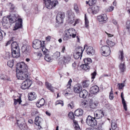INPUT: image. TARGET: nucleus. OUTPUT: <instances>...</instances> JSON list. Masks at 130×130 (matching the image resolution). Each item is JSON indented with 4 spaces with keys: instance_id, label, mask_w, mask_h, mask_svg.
Returning <instances> with one entry per match:
<instances>
[{
    "instance_id": "1",
    "label": "nucleus",
    "mask_w": 130,
    "mask_h": 130,
    "mask_svg": "<svg viewBox=\"0 0 130 130\" xmlns=\"http://www.w3.org/2000/svg\"><path fill=\"white\" fill-rule=\"evenodd\" d=\"M17 76L18 79L24 80L28 77L29 74L28 72L27 65L23 62L18 63L16 66Z\"/></svg>"
},
{
    "instance_id": "2",
    "label": "nucleus",
    "mask_w": 130,
    "mask_h": 130,
    "mask_svg": "<svg viewBox=\"0 0 130 130\" xmlns=\"http://www.w3.org/2000/svg\"><path fill=\"white\" fill-rule=\"evenodd\" d=\"M76 30L73 28H70L65 31V34L63 38L64 41H66L71 38H75L76 37L78 41L79 42V38L76 36Z\"/></svg>"
},
{
    "instance_id": "3",
    "label": "nucleus",
    "mask_w": 130,
    "mask_h": 130,
    "mask_svg": "<svg viewBox=\"0 0 130 130\" xmlns=\"http://www.w3.org/2000/svg\"><path fill=\"white\" fill-rule=\"evenodd\" d=\"M86 123L89 126L93 127L96 125L97 121L95 117L88 116L86 120Z\"/></svg>"
},
{
    "instance_id": "4",
    "label": "nucleus",
    "mask_w": 130,
    "mask_h": 130,
    "mask_svg": "<svg viewBox=\"0 0 130 130\" xmlns=\"http://www.w3.org/2000/svg\"><path fill=\"white\" fill-rule=\"evenodd\" d=\"M120 54L119 57V59H120L121 60V62L119 65V69L120 71L121 72H123L126 69V66L125 65V62H122L123 61L124 56L123 53L122 51H119Z\"/></svg>"
},
{
    "instance_id": "5",
    "label": "nucleus",
    "mask_w": 130,
    "mask_h": 130,
    "mask_svg": "<svg viewBox=\"0 0 130 130\" xmlns=\"http://www.w3.org/2000/svg\"><path fill=\"white\" fill-rule=\"evenodd\" d=\"M100 52L102 55L107 56L110 55L111 51L110 48L106 45L101 47L100 49Z\"/></svg>"
},
{
    "instance_id": "6",
    "label": "nucleus",
    "mask_w": 130,
    "mask_h": 130,
    "mask_svg": "<svg viewBox=\"0 0 130 130\" xmlns=\"http://www.w3.org/2000/svg\"><path fill=\"white\" fill-rule=\"evenodd\" d=\"M65 17V15L64 12H59L57 14L56 17V22L58 24L62 23L63 21V19Z\"/></svg>"
},
{
    "instance_id": "7",
    "label": "nucleus",
    "mask_w": 130,
    "mask_h": 130,
    "mask_svg": "<svg viewBox=\"0 0 130 130\" xmlns=\"http://www.w3.org/2000/svg\"><path fill=\"white\" fill-rule=\"evenodd\" d=\"M32 46L35 49H38L41 48L42 50L43 48L44 47V45L42 44L41 41L37 39L33 41Z\"/></svg>"
},
{
    "instance_id": "8",
    "label": "nucleus",
    "mask_w": 130,
    "mask_h": 130,
    "mask_svg": "<svg viewBox=\"0 0 130 130\" xmlns=\"http://www.w3.org/2000/svg\"><path fill=\"white\" fill-rule=\"evenodd\" d=\"M27 78L26 79H26V80L24 81L21 85V87L23 89H25L28 88L30 87L32 84L31 80L27 79Z\"/></svg>"
},
{
    "instance_id": "9",
    "label": "nucleus",
    "mask_w": 130,
    "mask_h": 130,
    "mask_svg": "<svg viewBox=\"0 0 130 130\" xmlns=\"http://www.w3.org/2000/svg\"><path fill=\"white\" fill-rule=\"evenodd\" d=\"M84 49L85 50L88 55L92 56L94 54L95 50L92 46L85 44L84 46Z\"/></svg>"
},
{
    "instance_id": "10",
    "label": "nucleus",
    "mask_w": 130,
    "mask_h": 130,
    "mask_svg": "<svg viewBox=\"0 0 130 130\" xmlns=\"http://www.w3.org/2000/svg\"><path fill=\"white\" fill-rule=\"evenodd\" d=\"M42 51L45 55L44 57L45 59L48 62H52V60L48 54V50L45 48L44 47L42 49Z\"/></svg>"
},
{
    "instance_id": "11",
    "label": "nucleus",
    "mask_w": 130,
    "mask_h": 130,
    "mask_svg": "<svg viewBox=\"0 0 130 130\" xmlns=\"http://www.w3.org/2000/svg\"><path fill=\"white\" fill-rule=\"evenodd\" d=\"M10 23H13L17 21L20 18V17L17 14H11L9 15Z\"/></svg>"
},
{
    "instance_id": "12",
    "label": "nucleus",
    "mask_w": 130,
    "mask_h": 130,
    "mask_svg": "<svg viewBox=\"0 0 130 130\" xmlns=\"http://www.w3.org/2000/svg\"><path fill=\"white\" fill-rule=\"evenodd\" d=\"M58 3L57 0L51 1L45 6L48 9H50L54 7Z\"/></svg>"
},
{
    "instance_id": "13",
    "label": "nucleus",
    "mask_w": 130,
    "mask_h": 130,
    "mask_svg": "<svg viewBox=\"0 0 130 130\" xmlns=\"http://www.w3.org/2000/svg\"><path fill=\"white\" fill-rule=\"evenodd\" d=\"M30 46L27 45L23 46L22 47V51L23 54L25 56L28 55L29 53Z\"/></svg>"
},
{
    "instance_id": "14",
    "label": "nucleus",
    "mask_w": 130,
    "mask_h": 130,
    "mask_svg": "<svg viewBox=\"0 0 130 130\" xmlns=\"http://www.w3.org/2000/svg\"><path fill=\"white\" fill-rule=\"evenodd\" d=\"M99 87L97 85H94L91 87L90 88V91L91 93L95 94L99 91Z\"/></svg>"
},
{
    "instance_id": "15",
    "label": "nucleus",
    "mask_w": 130,
    "mask_h": 130,
    "mask_svg": "<svg viewBox=\"0 0 130 130\" xmlns=\"http://www.w3.org/2000/svg\"><path fill=\"white\" fill-rule=\"evenodd\" d=\"M15 22H16L14 27V30H16L19 28H21L22 26V21L21 19L20 18L19 20Z\"/></svg>"
},
{
    "instance_id": "16",
    "label": "nucleus",
    "mask_w": 130,
    "mask_h": 130,
    "mask_svg": "<svg viewBox=\"0 0 130 130\" xmlns=\"http://www.w3.org/2000/svg\"><path fill=\"white\" fill-rule=\"evenodd\" d=\"M42 120V119L39 116L36 117L35 119V123L36 125H38V128L39 129L42 128L41 125Z\"/></svg>"
},
{
    "instance_id": "17",
    "label": "nucleus",
    "mask_w": 130,
    "mask_h": 130,
    "mask_svg": "<svg viewBox=\"0 0 130 130\" xmlns=\"http://www.w3.org/2000/svg\"><path fill=\"white\" fill-rule=\"evenodd\" d=\"M95 118L96 120L101 118L104 116L103 111L102 110H98L94 113Z\"/></svg>"
},
{
    "instance_id": "18",
    "label": "nucleus",
    "mask_w": 130,
    "mask_h": 130,
    "mask_svg": "<svg viewBox=\"0 0 130 130\" xmlns=\"http://www.w3.org/2000/svg\"><path fill=\"white\" fill-rule=\"evenodd\" d=\"M10 23V19L8 16L7 17H4L3 18L2 25L5 27H7L8 26V25Z\"/></svg>"
},
{
    "instance_id": "19",
    "label": "nucleus",
    "mask_w": 130,
    "mask_h": 130,
    "mask_svg": "<svg viewBox=\"0 0 130 130\" xmlns=\"http://www.w3.org/2000/svg\"><path fill=\"white\" fill-rule=\"evenodd\" d=\"M12 55L13 58H17L20 56V50H12Z\"/></svg>"
},
{
    "instance_id": "20",
    "label": "nucleus",
    "mask_w": 130,
    "mask_h": 130,
    "mask_svg": "<svg viewBox=\"0 0 130 130\" xmlns=\"http://www.w3.org/2000/svg\"><path fill=\"white\" fill-rule=\"evenodd\" d=\"M71 13V11H69L67 12V13L69 15L68 21L71 23H72L74 22V19L73 16L74 14Z\"/></svg>"
},
{
    "instance_id": "21",
    "label": "nucleus",
    "mask_w": 130,
    "mask_h": 130,
    "mask_svg": "<svg viewBox=\"0 0 130 130\" xmlns=\"http://www.w3.org/2000/svg\"><path fill=\"white\" fill-rule=\"evenodd\" d=\"M82 89V86L79 84L76 85L74 87V91L76 93H79Z\"/></svg>"
},
{
    "instance_id": "22",
    "label": "nucleus",
    "mask_w": 130,
    "mask_h": 130,
    "mask_svg": "<svg viewBox=\"0 0 130 130\" xmlns=\"http://www.w3.org/2000/svg\"><path fill=\"white\" fill-rule=\"evenodd\" d=\"M97 20L99 22L105 21L107 19V18L106 14H103L100 15L97 17Z\"/></svg>"
},
{
    "instance_id": "23",
    "label": "nucleus",
    "mask_w": 130,
    "mask_h": 130,
    "mask_svg": "<svg viewBox=\"0 0 130 130\" xmlns=\"http://www.w3.org/2000/svg\"><path fill=\"white\" fill-rule=\"evenodd\" d=\"M45 85L48 90L53 92L54 91V89L55 88L53 87L51 84L48 82H46L45 83Z\"/></svg>"
},
{
    "instance_id": "24",
    "label": "nucleus",
    "mask_w": 130,
    "mask_h": 130,
    "mask_svg": "<svg viewBox=\"0 0 130 130\" xmlns=\"http://www.w3.org/2000/svg\"><path fill=\"white\" fill-rule=\"evenodd\" d=\"M83 113V110L80 109H78L76 110L74 112L75 116H80Z\"/></svg>"
},
{
    "instance_id": "25",
    "label": "nucleus",
    "mask_w": 130,
    "mask_h": 130,
    "mask_svg": "<svg viewBox=\"0 0 130 130\" xmlns=\"http://www.w3.org/2000/svg\"><path fill=\"white\" fill-rule=\"evenodd\" d=\"M88 94V92L86 90H83L80 92L79 96L81 98H85L86 97Z\"/></svg>"
},
{
    "instance_id": "26",
    "label": "nucleus",
    "mask_w": 130,
    "mask_h": 130,
    "mask_svg": "<svg viewBox=\"0 0 130 130\" xmlns=\"http://www.w3.org/2000/svg\"><path fill=\"white\" fill-rule=\"evenodd\" d=\"M45 102L44 99L42 98L40 100L38 101L36 104V106L38 107H40L44 105Z\"/></svg>"
},
{
    "instance_id": "27",
    "label": "nucleus",
    "mask_w": 130,
    "mask_h": 130,
    "mask_svg": "<svg viewBox=\"0 0 130 130\" xmlns=\"http://www.w3.org/2000/svg\"><path fill=\"white\" fill-rule=\"evenodd\" d=\"M28 97L29 100L32 101L36 99V95L35 93L33 92L29 93L28 95Z\"/></svg>"
},
{
    "instance_id": "28",
    "label": "nucleus",
    "mask_w": 130,
    "mask_h": 130,
    "mask_svg": "<svg viewBox=\"0 0 130 130\" xmlns=\"http://www.w3.org/2000/svg\"><path fill=\"white\" fill-rule=\"evenodd\" d=\"M99 7L96 5H94L92 8V12L94 14L96 13L99 12Z\"/></svg>"
},
{
    "instance_id": "29",
    "label": "nucleus",
    "mask_w": 130,
    "mask_h": 130,
    "mask_svg": "<svg viewBox=\"0 0 130 130\" xmlns=\"http://www.w3.org/2000/svg\"><path fill=\"white\" fill-rule=\"evenodd\" d=\"M11 47L12 50H20L18 47V44L16 42H13L11 44Z\"/></svg>"
},
{
    "instance_id": "30",
    "label": "nucleus",
    "mask_w": 130,
    "mask_h": 130,
    "mask_svg": "<svg viewBox=\"0 0 130 130\" xmlns=\"http://www.w3.org/2000/svg\"><path fill=\"white\" fill-rule=\"evenodd\" d=\"M71 59V57L69 55H66L63 57L62 60L65 63H68Z\"/></svg>"
},
{
    "instance_id": "31",
    "label": "nucleus",
    "mask_w": 130,
    "mask_h": 130,
    "mask_svg": "<svg viewBox=\"0 0 130 130\" xmlns=\"http://www.w3.org/2000/svg\"><path fill=\"white\" fill-rule=\"evenodd\" d=\"M80 106L81 107L85 109L88 108V104L87 103V101H82L80 104Z\"/></svg>"
},
{
    "instance_id": "32",
    "label": "nucleus",
    "mask_w": 130,
    "mask_h": 130,
    "mask_svg": "<svg viewBox=\"0 0 130 130\" xmlns=\"http://www.w3.org/2000/svg\"><path fill=\"white\" fill-rule=\"evenodd\" d=\"M90 84V82L88 80L84 81L82 83V85L84 88L88 87Z\"/></svg>"
},
{
    "instance_id": "33",
    "label": "nucleus",
    "mask_w": 130,
    "mask_h": 130,
    "mask_svg": "<svg viewBox=\"0 0 130 130\" xmlns=\"http://www.w3.org/2000/svg\"><path fill=\"white\" fill-rule=\"evenodd\" d=\"M19 127L21 130H27L28 127L25 124H21Z\"/></svg>"
},
{
    "instance_id": "34",
    "label": "nucleus",
    "mask_w": 130,
    "mask_h": 130,
    "mask_svg": "<svg viewBox=\"0 0 130 130\" xmlns=\"http://www.w3.org/2000/svg\"><path fill=\"white\" fill-rule=\"evenodd\" d=\"M82 56V54L79 53H78L75 52L73 56L75 59H77L80 57L81 58Z\"/></svg>"
},
{
    "instance_id": "35",
    "label": "nucleus",
    "mask_w": 130,
    "mask_h": 130,
    "mask_svg": "<svg viewBox=\"0 0 130 130\" xmlns=\"http://www.w3.org/2000/svg\"><path fill=\"white\" fill-rule=\"evenodd\" d=\"M74 125V126L76 130H80V127H79L77 121L75 120L73 121Z\"/></svg>"
},
{
    "instance_id": "36",
    "label": "nucleus",
    "mask_w": 130,
    "mask_h": 130,
    "mask_svg": "<svg viewBox=\"0 0 130 130\" xmlns=\"http://www.w3.org/2000/svg\"><path fill=\"white\" fill-rule=\"evenodd\" d=\"M111 128L113 130H115L117 127V124L115 120L112 121L111 124Z\"/></svg>"
},
{
    "instance_id": "37",
    "label": "nucleus",
    "mask_w": 130,
    "mask_h": 130,
    "mask_svg": "<svg viewBox=\"0 0 130 130\" xmlns=\"http://www.w3.org/2000/svg\"><path fill=\"white\" fill-rule=\"evenodd\" d=\"M84 61L85 63L88 65L90 64L92 62V60L90 58L84 59Z\"/></svg>"
},
{
    "instance_id": "38",
    "label": "nucleus",
    "mask_w": 130,
    "mask_h": 130,
    "mask_svg": "<svg viewBox=\"0 0 130 130\" xmlns=\"http://www.w3.org/2000/svg\"><path fill=\"white\" fill-rule=\"evenodd\" d=\"M80 67L83 70H88L89 68V66L88 64L85 63L80 66Z\"/></svg>"
},
{
    "instance_id": "39",
    "label": "nucleus",
    "mask_w": 130,
    "mask_h": 130,
    "mask_svg": "<svg viewBox=\"0 0 130 130\" xmlns=\"http://www.w3.org/2000/svg\"><path fill=\"white\" fill-rule=\"evenodd\" d=\"M76 52L82 54L83 52V48L81 46H79L76 48L75 49Z\"/></svg>"
},
{
    "instance_id": "40",
    "label": "nucleus",
    "mask_w": 130,
    "mask_h": 130,
    "mask_svg": "<svg viewBox=\"0 0 130 130\" xmlns=\"http://www.w3.org/2000/svg\"><path fill=\"white\" fill-rule=\"evenodd\" d=\"M122 103L123 104V107L125 111H127V105L125 101L124 100V98H122Z\"/></svg>"
},
{
    "instance_id": "41",
    "label": "nucleus",
    "mask_w": 130,
    "mask_h": 130,
    "mask_svg": "<svg viewBox=\"0 0 130 130\" xmlns=\"http://www.w3.org/2000/svg\"><path fill=\"white\" fill-rule=\"evenodd\" d=\"M85 24L86 27L87 28L89 26V22L86 16V14L85 16Z\"/></svg>"
},
{
    "instance_id": "42",
    "label": "nucleus",
    "mask_w": 130,
    "mask_h": 130,
    "mask_svg": "<svg viewBox=\"0 0 130 130\" xmlns=\"http://www.w3.org/2000/svg\"><path fill=\"white\" fill-rule=\"evenodd\" d=\"M10 53L9 52H7L6 53L5 55L4 56V58L7 60H9L10 58Z\"/></svg>"
},
{
    "instance_id": "43",
    "label": "nucleus",
    "mask_w": 130,
    "mask_h": 130,
    "mask_svg": "<svg viewBox=\"0 0 130 130\" xmlns=\"http://www.w3.org/2000/svg\"><path fill=\"white\" fill-rule=\"evenodd\" d=\"M106 42L107 44L111 47H112L115 45L114 42L108 40H107Z\"/></svg>"
},
{
    "instance_id": "44",
    "label": "nucleus",
    "mask_w": 130,
    "mask_h": 130,
    "mask_svg": "<svg viewBox=\"0 0 130 130\" xmlns=\"http://www.w3.org/2000/svg\"><path fill=\"white\" fill-rule=\"evenodd\" d=\"M10 10L11 12H15L17 11V9L15 8L13 5H11L10 8Z\"/></svg>"
},
{
    "instance_id": "45",
    "label": "nucleus",
    "mask_w": 130,
    "mask_h": 130,
    "mask_svg": "<svg viewBox=\"0 0 130 130\" xmlns=\"http://www.w3.org/2000/svg\"><path fill=\"white\" fill-rule=\"evenodd\" d=\"M14 104L15 105H16L18 102L19 104H20L21 102H22V101L21 99V98H19L18 99H14Z\"/></svg>"
},
{
    "instance_id": "46",
    "label": "nucleus",
    "mask_w": 130,
    "mask_h": 130,
    "mask_svg": "<svg viewBox=\"0 0 130 130\" xmlns=\"http://www.w3.org/2000/svg\"><path fill=\"white\" fill-rule=\"evenodd\" d=\"M14 61L13 60L9 61L7 62V65L10 67L12 68L13 66Z\"/></svg>"
},
{
    "instance_id": "47",
    "label": "nucleus",
    "mask_w": 130,
    "mask_h": 130,
    "mask_svg": "<svg viewBox=\"0 0 130 130\" xmlns=\"http://www.w3.org/2000/svg\"><path fill=\"white\" fill-rule=\"evenodd\" d=\"M97 104L96 103H91L89 107L92 109H94L97 106Z\"/></svg>"
},
{
    "instance_id": "48",
    "label": "nucleus",
    "mask_w": 130,
    "mask_h": 130,
    "mask_svg": "<svg viewBox=\"0 0 130 130\" xmlns=\"http://www.w3.org/2000/svg\"><path fill=\"white\" fill-rule=\"evenodd\" d=\"M60 53L58 52H56L54 54V56L56 58L60 57Z\"/></svg>"
},
{
    "instance_id": "49",
    "label": "nucleus",
    "mask_w": 130,
    "mask_h": 130,
    "mask_svg": "<svg viewBox=\"0 0 130 130\" xmlns=\"http://www.w3.org/2000/svg\"><path fill=\"white\" fill-rule=\"evenodd\" d=\"M68 116L69 118L72 119H73L74 117L72 112H70Z\"/></svg>"
},
{
    "instance_id": "50",
    "label": "nucleus",
    "mask_w": 130,
    "mask_h": 130,
    "mask_svg": "<svg viewBox=\"0 0 130 130\" xmlns=\"http://www.w3.org/2000/svg\"><path fill=\"white\" fill-rule=\"evenodd\" d=\"M96 71H94L93 73L91 74L92 76L91 78L93 79L92 80L91 82H92L93 80V79L95 78V76L96 75Z\"/></svg>"
},
{
    "instance_id": "51",
    "label": "nucleus",
    "mask_w": 130,
    "mask_h": 130,
    "mask_svg": "<svg viewBox=\"0 0 130 130\" xmlns=\"http://www.w3.org/2000/svg\"><path fill=\"white\" fill-rule=\"evenodd\" d=\"M96 2V0H89V6H92L95 4Z\"/></svg>"
},
{
    "instance_id": "52",
    "label": "nucleus",
    "mask_w": 130,
    "mask_h": 130,
    "mask_svg": "<svg viewBox=\"0 0 130 130\" xmlns=\"http://www.w3.org/2000/svg\"><path fill=\"white\" fill-rule=\"evenodd\" d=\"M118 85L119 86L118 88L119 89H122V88L124 86V83H118Z\"/></svg>"
},
{
    "instance_id": "53",
    "label": "nucleus",
    "mask_w": 130,
    "mask_h": 130,
    "mask_svg": "<svg viewBox=\"0 0 130 130\" xmlns=\"http://www.w3.org/2000/svg\"><path fill=\"white\" fill-rule=\"evenodd\" d=\"M74 9L76 13L78 12L79 9L77 5L76 4H74Z\"/></svg>"
},
{
    "instance_id": "54",
    "label": "nucleus",
    "mask_w": 130,
    "mask_h": 130,
    "mask_svg": "<svg viewBox=\"0 0 130 130\" xmlns=\"http://www.w3.org/2000/svg\"><path fill=\"white\" fill-rule=\"evenodd\" d=\"M56 105L57 104H60L62 106H63V102L62 101L60 100L57 101L56 102Z\"/></svg>"
},
{
    "instance_id": "55",
    "label": "nucleus",
    "mask_w": 130,
    "mask_h": 130,
    "mask_svg": "<svg viewBox=\"0 0 130 130\" xmlns=\"http://www.w3.org/2000/svg\"><path fill=\"white\" fill-rule=\"evenodd\" d=\"M109 99L110 100H112L114 97L113 93H109Z\"/></svg>"
},
{
    "instance_id": "56",
    "label": "nucleus",
    "mask_w": 130,
    "mask_h": 130,
    "mask_svg": "<svg viewBox=\"0 0 130 130\" xmlns=\"http://www.w3.org/2000/svg\"><path fill=\"white\" fill-rule=\"evenodd\" d=\"M114 7L112 6H111L109 7L108 9H107V12H110L112 11L114 9Z\"/></svg>"
},
{
    "instance_id": "57",
    "label": "nucleus",
    "mask_w": 130,
    "mask_h": 130,
    "mask_svg": "<svg viewBox=\"0 0 130 130\" xmlns=\"http://www.w3.org/2000/svg\"><path fill=\"white\" fill-rule=\"evenodd\" d=\"M51 0H43L44 3L45 4L46 6L47 4H48L49 2H50Z\"/></svg>"
},
{
    "instance_id": "58",
    "label": "nucleus",
    "mask_w": 130,
    "mask_h": 130,
    "mask_svg": "<svg viewBox=\"0 0 130 130\" xmlns=\"http://www.w3.org/2000/svg\"><path fill=\"white\" fill-rule=\"evenodd\" d=\"M98 127L99 130H103L102 125L101 124H99L98 125Z\"/></svg>"
},
{
    "instance_id": "59",
    "label": "nucleus",
    "mask_w": 130,
    "mask_h": 130,
    "mask_svg": "<svg viewBox=\"0 0 130 130\" xmlns=\"http://www.w3.org/2000/svg\"><path fill=\"white\" fill-rule=\"evenodd\" d=\"M86 130H98V129L92 127L91 128H87Z\"/></svg>"
},
{
    "instance_id": "60",
    "label": "nucleus",
    "mask_w": 130,
    "mask_h": 130,
    "mask_svg": "<svg viewBox=\"0 0 130 130\" xmlns=\"http://www.w3.org/2000/svg\"><path fill=\"white\" fill-rule=\"evenodd\" d=\"M51 39V36H48L46 38V40L48 41H49Z\"/></svg>"
},
{
    "instance_id": "61",
    "label": "nucleus",
    "mask_w": 130,
    "mask_h": 130,
    "mask_svg": "<svg viewBox=\"0 0 130 130\" xmlns=\"http://www.w3.org/2000/svg\"><path fill=\"white\" fill-rule=\"evenodd\" d=\"M72 82V80L71 79H70L68 82V85H67V86H69V87H70L71 85V83Z\"/></svg>"
},
{
    "instance_id": "62",
    "label": "nucleus",
    "mask_w": 130,
    "mask_h": 130,
    "mask_svg": "<svg viewBox=\"0 0 130 130\" xmlns=\"http://www.w3.org/2000/svg\"><path fill=\"white\" fill-rule=\"evenodd\" d=\"M37 55L39 57V58H40L42 56V54L40 52H38L37 53Z\"/></svg>"
},
{
    "instance_id": "63",
    "label": "nucleus",
    "mask_w": 130,
    "mask_h": 130,
    "mask_svg": "<svg viewBox=\"0 0 130 130\" xmlns=\"http://www.w3.org/2000/svg\"><path fill=\"white\" fill-rule=\"evenodd\" d=\"M4 104V102L3 101H2L1 103H0V106L2 107Z\"/></svg>"
},
{
    "instance_id": "64",
    "label": "nucleus",
    "mask_w": 130,
    "mask_h": 130,
    "mask_svg": "<svg viewBox=\"0 0 130 130\" xmlns=\"http://www.w3.org/2000/svg\"><path fill=\"white\" fill-rule=\"evenodd\" d=\"M126 27L127 29H128V30L130 32V27L128 25H127V23L126 24Z\"/></svg>"
}]
</instances>
